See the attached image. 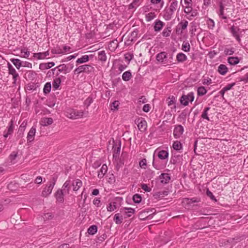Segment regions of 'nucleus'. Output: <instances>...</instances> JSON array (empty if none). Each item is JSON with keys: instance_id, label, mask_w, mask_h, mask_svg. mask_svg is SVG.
I'll return each instance as SVG.
<instances>
[{"instance_id": "62", "label": "nucleus", "mask_w": 248, "mask_h": 248, "mask_svg": "<svg viewBox=\"0 0 248 248\" xmlns=\"http://www.w3.org/2000/svg\"><path fill=\"white\" fill-rule=\"evenodd\" d=\"M206 195L209 197L212 201L217 202V199L213 195L212 192H211L208 189L206 190Z\"/></svg>"}, {"instance_id": "64", "label": "nucleus", "mask_w": 248, "mask_h": 248, "mask_svg": "<svg viewBox=\"0 0 248 248\" xmlns=\"http://www.w3.org/2000/svg\"><path fill=\"white\" fill-rule=\"evenodd\" d=\"M140 186L141 188L146 192H150L152 190L151 188L148 187L145 184H142Z\"/></svg>"}, {"instance_id": "21", "label": "nucleus", "mask_w": 248, "mask_h": 248, "mask_svg": "<svg viewBox=\"0 0 248 248\" xmlns=\"http://www.w3.org/2000/svg\"><path fill=\"white\" fill-rule=\"evenodd\" d=\"M161 183L162 184H166L169 183L170 180V177L168 173H161L159 176Z\"/></svg>"}, {"instance_id": "48", "label": "nucleus", "mask_w": 248, "mask_h": 248, "mask_svg": "<svg viewBox=\"0 0 248 248\" xmlns=\"http://www.w3.org/2000/svg\"><path fill=\"white\" fill-rule=\"evenodd\" d=\"M51 85L50 82H47L44 86L43 91L46 94L49 93L51 91Z\"/></svg>"}, {"instance_id": "36", "label": "nucleus", "mask_w": 248, "mask_h": 248, "mask_svg": "<svg viewBox=\"0 0 248 248\" xmlns=\"http://www.w3.org/2000/svg\"><path fill=\"white\" fill-rule=\"evenodd\" d=\"M10 60L18 69L22 66L21 61L18 59H11ZM23 66H25V65H23Z\"/></svg>"}, {"instance_id": "22", "label": "nucleus", "mask_w": 248, "mask_h": 248, "mask_svg": "<svg viewBox=\"0 0 248 248\" xmlns=\"http://www.w3.org/2000/svg\"><path fill=\"white\" fill-rule=\"evenodd\" d=\"M53 122L52 118L44 117L40 121V124L43 126H47L51 124Z\"/></svg>"}, {"instance_id": "51", "label": "nucleus", "mask_w": 248, "mask_h": 248, "mask_svg": "<svg viewBox=\"0 0 248 248\" xmlns=\"http://www.w3.org/2000/svg\"><path fill=\"white\" fill-rule=\"evenodd\" d=\"M234 52V48L233 47L231 48H225L224 50V53L225 55H232Z\"/></svg>"}, {"instance_id": "7", "label": "nucleus", "mask_w": 248, "mask_h": 248, "mask_svg": "<svg viewBox=\"0 0 248 248\" xmlns=\"http://www.w3.org/2000/svg\"><path fill=\"white\" fill-rule=\"evenodd\" d=\"M121 212L124 218L131 217L135 213V209L132 208L125 207L122 209Z\"/></svg>"}, {"instance_id": "31", "label": "nucleus", "mask_w": 248, "mask_h": 248, "mask_svg": "<svg viewBox=\"0 0 248 248\" xmlns=\"http://www.w3.org/2000/svg\"><path fill=\"white\" fill-rule=\"evenodd\" d=\"M89 61V56L88 55H83L80 58H78L76 62L77 64H81L83 63L86 62H88Z\"/></svg>"}, {"instance_id": "4", "label": "nucleus", "mask_w": 248, "mask_h": 248, "mask_svg": "<svg viewBox=\"0 0 248 248\" xmlns=\"http://www.w3.org/2000/svg\"><path fill=\"white\" fill-rule=\"evenodd\" d=\"M84 111L78 110L77 109L69 108L65 111V115L70 119H79L83 116Z\"/></svg>"}, {"instance_id": "60", "label": "nucleus", "mask_w": 248, "mask_h": 248, "mask_svg": "<svg viewBox=\"0 0 248 248\" xmlns=\"http://www.w3.org/2000/svg\"><path fill=\"white\" fill-rule=\"evenodd\" d=\"M124 165V161L122 159H119L117 161L116 165L115 166V169L117 171H118L119 169L123 167Z\"/></svg>"}, {"instance_id": "26", "label": "nucleus", "mask_w": 248, "mask_h": 248, "mask_svg": "<svg viewBox=\"0 0 248 248\" xmlns=\"http://www.w3.org/2000/svg\"><path fill=\"white\" fill-rule=\"evenodd\" d=\"M108 170V166L106 164H103L101 168L100 169V170L98 172V177L99 178H102L104 177V175L107 172Z\"/></svg>"}, {"instance_id": "50", "label": "nucleus", "mask_w": 248, "mask_h": 248, "mask_svg": "<svg viewBox=\"0 0 248 248\" xmlns=\"http://www.w3.org/2000/svg\"><path fill=\"white\" fill-rule=\"evenodd\" d=\"M171 31V27H168L163 30L162 32V35L165 37H168L170 35Z\"/></svg>"}, {"instance_id": "11", "label": "nucleus", "mask_w": 248, "mask_h": 248, "mask_svg": "<svg viewBox=\"0 0 248 248\" xmlns=\"http://www.w3.org/2000/svg\"><path fill=\"white\" fill-rule=\"evenodd\" d=\"M167 54L166 52H161L158 53L156 55V60L160 62H161L162 63L166 64L168 62L167 60Z\"/></svg>"}, {"instance_id": "24", "label": "nucleus", "mask_w": 248, "mask_h": 248, "mask_svg": "<svg viewBox=\"0 0 248 248\" xmlns=\"http://www.w3.org/2000/svg\"><path fill=\"white\" fill-rule=\"evenodd\" d=\"M55 65L54 62H49L47 63H41L39 65V69L40 70L48 69Z\"/></svg>"}, {"instance_id": "44", "label": "nucleus", "mask_w": 248, "mask_h": 248, "mask_svg": "<svg viewBox=\"0 0 248 248\" xmlns=\"http://www.w3.org/2000/svg\"><path fill=\"white\" fill-rule=\"evenodd\" d=\"M207 93V90L205 87L203 86L199 87L197 90L198 95L199 96H202L205 94Z\"/></svg>"}, {"instance_id": "47", "label": "nucleus", "mask_w": 248, "mask_h": 248, "mask_svg": "<svg viewBox=\"0 0 248 248\" xmlns=\"http://www.w3.org/2000/svg\"><path fill=\"white\" fill-rule=\"evenodd\" d=\"M140 0H134L129 5V9H136L140 4Z\"/></svg>"}, {"instance_id": "3", "label": "nucleus", "mask_w": 248, "mask_h": 248, "mask_svg": "<svg viewBox=\"0 0 248 248\" xmlns=\"http://www.w3.org/2000/svg\"><path fill=\"white\" fill-rule=\"evenodd\" d=\"M57 177L53 176L51 180L48 183L46 186L44 188L42 192L41 196L43 197H46L52 192V190L56 184Z\"/></svg>"}, {"instance_id": "42", "label": "nucleus", "mask_w": 248, "mask_h": 248, "mask_svg": "<svg viewBox=\"0 0 248 248\" xmlns=\"http://www.w3.org/2000/svg\"><path fill=\"white\" fill-rule=\"evenodd\" d=\"M190 44L188 41H184L182 46V49L185 52H188L190 50Z\"/></svg>"}, {"instance_id": "59", "label": "nucleus", "mask_w": 248, "mask_h": 248, "mask_svg": "<svg viewBox=\"0 0 248 248\" xmlns=\"http://www.w3.org/2000/svg\"><path fill=\"white\" fill-rule=\"evenodd\" d=\"M119 104L120 103L118 101H114L112 103L110 104L111 109L113 111L117 110Z\"/></svg>"}, {"instance_id": "52", "label": "nucleus", "mask_w": 248, "mask_h": 248, "mask_svg": "<svg viewBox=\"0 0 248 248\" xmlns=\"http://www.w3.org/2000/svg\"><path fill=\"white\" fill-rule=\"evenodd\" d=\"M185 201L188 204H191L195 202H199L200 200L199 198H186L185 199Z\"/></svg>"}, {"instance_id": "9", "label": "nucleus", "mask_w": 248, "mask_h": 248, "mask_svg": "<svg viewBox=\"0 0 248 248\" xmlns=\"http://www.w3.org/2000/svg\"><path fill=\"white\" fill-rule=\"evenodd\" d=\"M182 155L174 153L170 159V163L172 164H176L179 163L182 160Z\"/></svg>"}, {"instance_id": "41", "label": "nucleus", "mask_w": 248, "mask_h": 248, "mask_svg": "<svg viewBox=\"0 0 248 248\" xmlns=\"http://www.w3.org/2000/svg\"><path fill=\"white\" fill-rule=\"evenodd\" d=\"M172 147L174 149V150L176 151H179L182 149V145L180 141L177 140L174 141L172 145Z\"/></svg>"}, {"instance_id": "10", "label": "nucleus", "mask_w": 248, "mask_h": 248, "mask_svg": "<svg viewBox=\"0 0 248 248\" xmlns=\"http://www.w3.org/2000/svg\"><path fill=\"white\" fill-rule=\"evenodd\" d=\"M64 193L62 189H59L55 193V197L56 201L60 203H63L64 202Z\"/></svg>"}, {"instance_id": "13", "label": "nucleus", "mask_w": 248, "mask_h": 248, "mask_svg": "<svg viewBox=\"0 0 248 248\" xmlns=\"http://www.w3.org/2000/svg\"><path fill=\"white\" fill-rule=\"evenodd\" d=\"M71 185L73 186V191H78L82 186V181L78 179H75L71 183Z\"/></svg>"}, {"instance_id": "39", "label": "nucleus", "mask_w": 248, "mask_h": 248, "mask_svg": "<svg viewBox=\"0 0 248 248\" xmlns=\"http://www.w3.org/2000/svg\"><path fill=\"white\" fill-rule=\"evenodd\" d=\"M26 125H24V124H22L19 127L17 132V137L18 138H22L23 136V132L25 130Z\"/></svg>"}, {"instance_id": "34", "label": "nucleus", "mask_w": 248, "mask_h": 248, "mask_svg": "<svg viewBox=\"0 0 248 248\" xmlns=\"http://www.w3.org/2000/svg\"><path fill=\"white\" fill-rule=\"evenodd\" d=\"M176 59L178 62H182L187 60V56L183 53H179L176 56Z\"/></svg>"}, {"instance_id": "20", "label": "nucleus", "mask_w": 248, "mask_h": 248, "mask_svg": "<svg viewBox=\"0 0 248 248\" xmlns=\"http://www.w3.org/2000/svg\"><path fill=\"white\" fill-rule=\"evenodd\" d=\"M56 69H58L59 72V73H57V75H58L60 73L62 72H64L65 74L69 72V71H68V68L65 64H60L57 67L52 69L51 71H55Z\"/></svg>"}, {"instance_id": "63", "label": "nucleus", "mask_w": 248, "mask_h": 248, "mask_svg": "<svg viewBox=\"0 0 248 248\" xmlns=\"http://www.w3.org/2000/svg\"><path fill=\"white\" fill-rule=\"evenodd\" d=\"M27 74L28 78L31 79H33L36 76L35 72L32 71H29Z\"/></svg>"}, {"instance_id": "16", "label": "nucleus", "mask_w": 248, "mask_h": 248, "mask_svg": "<svg viewBox=\"0 0 248 248\" xmlns=\"http://www.w3.org/2000/svg\"><path fill=\"white\" fill-rule=\"evenodd\" d=\"M113 158L115 159H116L118 158L121 150V144H119L117 145L116 144H114L113 145Z\"/></svg>"}, {"instance_id": "17", "label": "nucleus", "mask_w": 248, "mask_h": 248, "mask_svg": "<svg viewBox=\"0 0 248 248\" xmlns=\"http://www.w3.org/2000/svg\"><path fill=\"white\" fill-rule=\"evenodd\" d=\"M35 132L36 128L34 126H32L28 133L27 137L28 141L31 142L34 140Z\"/></svg>"}, {"instance_id": "32", "label": "nucleus", "mask_w": 248, "mask_h": 248, "mask_svg": "<svg viewBox=\"0 0 248 248\" xmlns=\"http://www.w3.org/2000/svg\"><path fill=\"white\" fill-rule=\"evenodd\" d=\"M132 78V74L130 70L124 72L122 75V79L125 81H129Z\"/></svg>"}, {"instance_id": "61", "label": "nucleus", "mask_w": 248, "mask_h": 248, "mask_svg": "<svg viewBox=\"0 0 248 248\" xmlns=\"http://www.w3.org/2000/svg\"><path fill=\"white\" fill-rule=\"evenodd\" d=\"M208 28L209 29H213L215 27V22L214 20L211 18H209L207 21Z\"/></svg>"}, {"instance_id": "27", "label": "nucleus", "mask_w": 248, "mask_h": 248, "mask_svg": "<svg viewBox=\"0 0 248 248\" xmlns=\"http://www.w3.org/2000/svg\"><path fill=\"white\" fill-rule=\"evenodd\" d=\"M71 186V181L67 180L63 185L62 189L65 193L69 194Z\"/></svg>"}, {"instance_id": "45", "label": "nucleus", "mask_w": 248, "mask_h": 248, "mask_svg": "<svg viewBox=\"0 0 248 248\" xmlns=\"http://www.w3.org/2000/svg\"><path fill=\"white\" fill-rule=\"evenodd\" d=\"M21 53L23 54L21 57L24 58H28L30 54V52L27 47H24L23 48L21 49Z\"/></svg>"}, {"instance_id": "19", "label": "nucleus", "mask_w": 248, "mask_h": 248, "mask_svg": "<svg viewBox=\"0 0 248 248\" xmlns=\"http://www.w3.org/2000/svg\"><path fill=\"white\" fill-rule=\"evenodd\" d=\"M174 12L170 10L169 8H166L164 10L163 17L166 20H169L171 19Z\"/></svg>"}, {"instance_id": "53", "label": "nucleus", "mask_w": 248, "mask_h": 248, "mask_svg": "<svg viewBox=\"0 0 248 248\" xmlns=\"http://www.w3.org/2000/svg\"><path fill=\"white\" fill-rule=\"evenodd\" d=\"M155 175V171L151 169H148L146 171V177L150 179L153 178Z\"/></svg>"}, {"instance_id": "55", "label": "nucleus", "mask_w": 248, "mask_h": 248, "mask_svg": "<svg viewBox=\"0 0 248 248\" xmlns=\"http://www.w3.org/2000/svg\"><path fill=\"white\" fill-rule=\"evenodd\" d=\"M188 22L186 20H184L180 22L178 26H180L182 31L185 30L188 25Z\"/></svg>"}, {"instance_id": "2", "label": "nucleus", "mask_w": 248, "mask_h": 248, "mask_svg": "<svg viewBox=\"0 0 248 248\" xmlns=\"http://www.w3.org/2000/svg\"><path fill=\"white\" fill-rule=\"evenodd\" d=\"M156 210L154 208L146 209L141 211L139 214V218L140 220H150L155 214Z\"/></svg>"}, {"instance_id": "12", "label": "nucleus", "mask_w": 248, "mask_h": 248, "mask_svg": "<svg viewBox=\"0 0 248 248\" xmlns=\"http://www.w3.org/2000/svg\"><path fill=\"white\" fill-rule=\"evenodd\" d=\"M157 152L158 157L161 160H166V162L168 160L169 152L168 151L165 150H156L155 152Z\"/></svg>"}, {"instance_id": "57", "label": "nucleus", "mask_w": 248, "mask_h": 248, "mask_svg": "<svg viewBox=\"0 0 248 248\" xmlns=\"http://www.w3.org/2000/svg\"><path fill=\"white\" fill-rule=\"evenodd\" d=\"M151 3L154 5L160 4V8H162L164 4V1L163 0H150Z\"/></svg>"}, {"instance_id": "37", "label": "nucleus", "mask_w": 248, "mask_h": 248, "mask_svg": "<svg viewBox=\"0 0 248 248\" xmlns=\"http://www.w3.org/2000/svg\"><path fill=\"white\" fill-rule=\"evenodd\" d=\"M98 60L102 62H106L107 60V56L104 50L99 51L98 54Z\"/></svg>"}, {"instance_id": "33", "label": "nucleus", "mask_w": 248, "mask_h": 248, "mask_svg": "<svg viewBox=\"0 0 248 248\" xmlns=\"http://www.w3.org/2000/svg\"><path fill=\"white\" fill-rule=\"evenodd\" d=\"M123 220V216H120L119 213L116 214L114 217L113 220L117 224H120L122 223Z\"/></svg>"}, {"instance_id": "14", "label": "nucleus", "mask_w": 248, "mask_h": 248, "mask_svg": "<svg viewBox=\"0 0 248 248\" xmlns=\"http://www.w3.org/2000/svg\"><path fill=\"white\" fill-rule=\"evenodd\" d=\"M137 122L138 123V128L140 131H144L146 129L147 123L143 118L139 119Z\"/></svg>"}, {"instance_id": "46", "label": "nucleus", "mask_w": 248, "mask_h": 248, "mask_svg": "<svg viewBox=\"0 0 248 248\" xmlns=\"http://www.w3.org/2000/svg\"><path fill=\"white\" fill-rule=\"evenodd\" d=\"M61 83V79L60 78H57L53 82V87L54 89H57Z\"/></svg>"}, {"instance_id": "43", "label": "nucleus", "mask_w": 248, "mask_h": 248, "mask_svg": "<svg viewBox=\"0 0 248 248\" xmlns=\"http://www.w3.org/2000/svg\"><path fill=\"white\" fill-rule=\"evenodd\" d=\"M178 5V1L176 0H174L170 3V5L169 8L174 12L176 10Z\"/></svg>"}, {"instance_id": "29", "label": "nucleus", "mask_w": 248, "mask_h": 248, "mask_svg": "<svg viewBox=\"0 0 248 248\" xmlns=\"http://www.w3.org/2000/svg\"><path fill=\"white\" fill-rule=\"evenodd\" d=\"M228 62L230 65H236L239 62V59L237 57H229L228 58Z\"/></svg>"}, {"instance_id": "5", "label": "nucleus", "mask_w": 248, "mask_h": 248, "mask_svg": "<svg viewBox=\"0 0 248 248\" xmlns=\"http://www.w3.org/2000/svg\"><path fill=\"white\" fill-rule=\"evenodd\" d=\"M194 99V93L190 92L187 94H183L180 98V102L181 104L184 106H187L189 102H192Z\"/></svg>"}, {"instance_id": "35", "label": "nucleus", "mask_w": 248, "mask_h": 248, "mask_svg": "<svg viewBox=\"0 0 248 248\" xmlns=\"http://www.w3.org/2000/svg\"><path fill=\"white\" fill-rule=\"evenodd\" d=\"M219 13L218 14L219 16L221 17L223 19H227V17L224 16V6L222 1L219 2Z\"/></svg>"}, {"instance_id": "40", "label": "nucleus", "mask_w": 248, "mask_h": 248, "mask_svg": "<svg viewBox=\"0 0 248 248\" xmlns=\"http://www.w3.org/2000/svg\"><path fill=\"white\" fill-rule=\"evenodd\" d=\"M169 99L170 100L168 103V105L169 106H170L172 105H173V107L172 108H176V99L175 97L174 96H171V97H169Z\"/></svg>"}, {"instance_id": "56", "label": "nucleus", "mask_w": 248, "mask_h": 248, "mask_svg": "<svg viewBox=\"0 0 248 248\" xmlns=\"http://www.w3.org/2000/svg\"><path fill=\"white\" fill-rule=\"evenodd\" d=\"M43 217L45 220H48L52 219L54 217V215L51 213H47L44 214Z\"/></svg>"}, {"instance_id": "58", "label": "nucleus", "mask_w": 248, "mask_h": 248, "mask_svg": "<svg viewBox=\"0 0 248 248\" xmlns=\"http://www.w3.org/2000/svg\"><path fill=\"white\" fill-rule=\"evenodd\" d=\"M155 17V13L151 12L147 14L145 16L146 20L147 21H150Z\"/></svg>"}, {"instance_id": "25", "label": "nucleus", "mask_w": 248, "mask_h": 248, "mask_svg": "<svg viewBox=\"0 0 248 248\" xmlns=\"http://www.w3.org/2000/svg\"><path fill=\"white\" fill-rule=\"evenodd\" d=\"M228 71V67L224 64H221L218 67L217 71L221 75H225Z\"/></svg>"}, {"instance_id": "38", "label": "nucleus", "mask_w": 248, "mask_h": 248, "mask_svg": "<svg viewBox=\"0 0 248 248\" xmlns=\"http://www.w3.org/2000/svg\"><path fill=\"white\" fill-rule=\"evenodd\" d=\"M97 231V227L95 225L91 226L88 229V233L91 235L94 234Z\"/></svg>"}, {"instance_id": "23", "label": "nucleus", "mask_w": 248, "mask_h": 248, "mask_svg": "<svg viewBox=\"0 0 248 248\" xmlns=\"http://www.w3.org/2000/svg\"><path fill=\"white\" fill-rule=\"evenodd\" d=\"M164 25V23L160 20H156L155 22L154 25V30L155 31H160L163 26Z\"/></svg>"}, {"instance_id": "8", "label": "nucleus", "mask_w": 248, "mask_h": 248, "mask_svg": "<svg viewBox=\"0 0 248 248\" xmlns=\"http://www.w3.org/2000/svg\"><path fill=\"white\" fill-rule=\"evenodd\" d=\"M184 129L183 126L179 124L176 126L173 130V136L175 139H179L183 134Z\"/></svg>"}, {"instance_id": "54", "label": "nucleus", "mask_w": 248, "mask_h": 248, "mask_svg": "<svg viewBox=\"0 0 248 248\" xmlns=\"http://www.w3.org/2000/svg\"><path fill=\"white\" fill-rule=\"evenodd\" d=\"M141 197L140 194H136L133 196V200L134 202L139 203L141 201Z\"/></svg>"}, {"instance_id": "18", "label": "nucleus", "mask_w": 248, "mask_h": 248, "mask_svg": "<svg viewBox=\"0 0 248 248\" xmlns=\"http://www.w3.org/2000/svg\"><path fill=\"white\" fill-rule=\"evenodd\" d=\"M14 127V121L11 120L9 123V125L8 127L7 131H5L4 132L3 136L5 138H7L9 135H11L13 133Z\"/></svg>"}, {"instance_id": "1", "label": "nucleus", "mask_w": 248, "mask_h": 248, "mask_svg": "<svg viewBox=\"0 0 248 248\" xmlns=\"http://www.w3.org/2000/svg\"><path fill=\"white\" fill-rule=\"evenodd\" d=\"M95 71L94 68L90 64H84L76 68L74 73L75 75H79L81 73H85L87 74H93Z\"/></svg>"}, {"instance_id": "6", "label": "nucleus", "mask_w": 248, "mask_h": 248, "mask_svg": "<svg viewBox=\"0 0 248 248\" xmlns=\"http://www.w3.org/2000/svg\"><path fill=\"white\" fill-rule=\"evenodd\" d=\"M230 31L232 36L235 38L239 43H240L241 42V37L242 36V31L238 27L232 25L231 27Z\"/></svg>"}, {"instance_id": "49", "label": "nucleus", "mask_w": 248, "mask_h": 248, "mask_svg": "<svg viewBox=\"0 0 248 248\" xmlns=\"http://www.w3.org/2000/svg\"><path fill=\"white\" fill-rule=\"evenodd\" d=\"M117 203L116 202H110L107 207V210L112 212L116 209Z\"/></svg>"}, {"instance_id": "30", "label": "nucleus", "mask_w": 248, "mask_h": 248, "mask_svg": "<svg viewBox=\"0 0 248 248\" xmlns=\"http://www.w3.org/2000/svg\"><path fill=\"white\" fill-rule=\"evenodd\" d=\"M138 34V31L136 30L133 31L130 34V36L128 37V39L126 41L127 42H133L136 40L137 35Z\"/></svg>"}, {"instance_id": "15", "label": "nucleus", "mask_w": 248, "mask_h": 248, "mask_svg": "<svg viewBox=\"0 0 248 248\" xmlns=\"http://www.w3.org/2000/svg\"><path fill=\"white\" fill-rule=\"evenodd\" d=\"M7 65L9 74L13 75L14 82H16V80L17 77H18V74L16 72V69L13 67V66L10 63H8Z\"/></svg>"}, {"instance_id": "28", "label": "nucleus", "mask_w": 248, "mask_h": 248, "mask_svg": "<svg viewBox=\"0 0 248 248\" xmlns=\"http://www.w3.org/2000/svg\"><path fill=\"white\" fill-rule=\"evenodd\" d=\"M49 55V52L48 51H46L43 53H34L33 56L34 57H37L38 59L41 60V59H44L45 58Z\"/></svg>"}]
</instances>
